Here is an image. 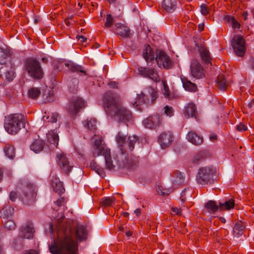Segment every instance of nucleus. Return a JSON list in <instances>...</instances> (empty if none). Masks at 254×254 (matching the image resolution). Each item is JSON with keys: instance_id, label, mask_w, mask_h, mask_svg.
I'll use <instances>...</instances> for the list:
<instances>
[{"instance_id": "obj_32", "label": "nucleus", "mask_w": 254, "mask_h": 254, "mask_svg": "<svg viewBox=\"0 0 254 254\" xmlns=\"http://www.w3.org/2000/svg\"><path fill=\"white\" fill-rule=\"evenodd\" d=\"M5 155L10 159H12L15 156V150L14 147L9 144H7L4 147Z\"/></svg>"}, {"instance_id": "obj_61", "label": "nucleus", "mask_w": 254, "mask_h": 254, "mask_svg": "<svg viewBox=\"0 0 254 254\" xmlns=\"http://www.w3.org/2000/svg\"><path fill=\"white\" fill-rule=\"evenodd\" d=\"M134 213L137 215L138 216L140 215V209H136L134 211Z\"/></svg>"}, {"instance_id": "obj_25", "label": "nucleus", "mask_w": 254, "mask_h": 254, "mask_svg": "<svg viewBox=\"0 0 254 254\" xmlns=\"http://www.w3.org/2000/svg\"><path fill=\"white\" fill-rule=\"evenodd\" d=\"M187 140L195 145H198L202 143V138L194 132H189L187 135Z\"/></svg>"}, {"instance_id": "obj_39", "label": "nucleus", "mask_w": 254, "mask_h": 254, "mask_svg": "<svg viewBox=\"0 0 254 254\" xmlns=\"http://www.w3.org/2000/svg\"><path fill=\"white\" fill-rule=\"evenodd\" d=\"M96 121L95 119H88L85 121V126L89 130L95 129Z\"/></svg>"}, {"instance_id": "obj_46", "label": "nucleus", "mask_w": 254, "mask_h": 254, "mask_svg": "<svg viewBox=\"0 0 254 254\" xmlns=\"http://www.w3.org/2000/svg\"><path fill=\"white\" fill-rule=\"evenodd\" d=\"M164 111L165 114L168 117H171L174 116V111L171 106L166 105L164 108Z\"/></svg>"}, {"instance_id": "obj_60", "label": "nucleus", "mask_w": 254, "mask_h": 254, "mask_svg": "<svg viewBox=\"0 0 254 254\" xmlns=\"http://www.w3.org/2000/svg\"><path fill=\"white\" fill-rule=\"evenodd\" d=\"M109 85L113 87H117V84L115 82H111L109 83Z\"/></svg>"}, {"instance_id": "obj_36", "label": "nucleus", "mask_w": 254, "mask_h": 254, "mask_svg": "<svg viewBox=\"0 0 254 254\" xmlns=\"http://www.w3.org/2000/svg\"><path fill=\"white\" fill-rule=\"evenodd\" d=\"M40 94V90L36 87H32L28 90V96L32 99H36Z\"/></svg>"}, {"instance_id": "obj_26", "label": "nucleus", "mask_w": 254, "mask_h": 254, "mask_svg": "<svg viewBox=\"0 0 254 254\" xmlns=\"http://www.w3.org/2000/svg\"><path fill=\"white\" fill-rule=\"evenodd\" d=\"M195 110L194 104L191 102L189 103L184 108V115L188 117H195Z\"/></svg>"}, {"instance_id": "obj_45", "label": "nucleus", "mask_w": 254, "mask_h": 254, "mask_svg": "<svg viewBox=\"0 0 254 254\" xmlns=\"http://www.w3.org/2000/svg\"><path fill=\"white\" fill-rule=\"evenodd\" d=\"M157 193L159 195H167L171 193V190L169 189L164 188L162 186H158L157 188Z\"/></svg>"}, {"instance_id": "obj_12", "label": "nucleus", "mask_w": 254, "mask_h": 254, "mask_svg": "<svg viewBox=\"0 0 254 254\" xmlns=\"http://www.w3.org/2000/svg\"><path fill=\"white\" fill-rule=\"evenodd\" d=\"M85 107L84 101L80 97H76L71 99L68 108V112L71 116H74Z\"/></svg>"}, {"instance_id": "obj_24", "label": "nucleus", "mask_w": 254, "mask_h": 254, "mask_svg": "<svg viewBox=\"0 0 254 254\" xmlns=\"http://www.w3.org/2000/svg\"><path fill=\"white\" fill-rule=\"evenodd\" d=\"M176 6V0H164L162 3V7L167 12L174 11Z\"/></svg>"}, {"instance_id": "obj_2", "label": "nucleus", "mask_w": 254, "mask_h": 254, "mask_svg": "<svg viewBox=\"0 0 254 254\" xmlns=\"http://www.w3.org/2000/svg\"><path fill=\"white\" fill-rule=\"evenodd\" d=\"M103 102L104 106L107 108L106 113L111 114L115 120L126 123L131 120L130 112L118 101L112 92H109L104 95Z\"/></svg>"}, {"instance_id": "obj_8", "label": "nucleus", "mask_w": 254, "mask_h": 254, "mask_svg": "<svg viewBox=\"0 0 254 254\" xmlns=\"http://www.w3.org/2000/svg\"><path fill=\"white\" fill-rule=\"evenodd\" d=\"M231 46L235 54L238 57L244 56L246 51V41L243 36L235 35L231 40Z\"/></svg>"}, {"instance_id": "obj_6", "label": "nucleus", "mask_w": 254, "mask_h": 254, "mask_svg": "<svg viewBox=\"0 0 254 254\" xmlns=\"http://www.w3.org/2000/svg\"><path fill=\"white\" fill-rule=\"evenodd\" d=\"M137 140V137L135 136H129L127 141L125 137L120 132H119L116 136V141L120 148L121 153V159H126V154L127 152L126 148L129 151L133 150L134 144Z\"/></svg>"}, {"instance_id": "obj_16", "label": "nucleus", "mask_w": 254, "mask_h": 254, "mask_svg": "<svg viewBox=\"0 0 254 254\" xmlns=\"http://www.w3.org/2000/svg\"><path fill=\"white\" fill-rule=\"evenodd\" d=\"M190 72L191 75L195 78H201L204 76L203 68L196 60H193L191 63Z\"/></svg>"}, {"instance_id": "obj_57", "label": "nucleus", "mask_w": 254, "mask_h": 254, "mask_svg": "<svg viewBox=\"0 0 254 254\" xmlns=\"http://www.w3.org/2000/svg\"><path fill=\"white\" fill-rule=\"evenodd\" d=\"M76 38H77L78 41L82 43L85 42L87 40L86 38L83 36H77L76 37Z\"/></svg>"}, {"instance_id": "obj_35", "label": "nucleus", "mask_w": 254, "mask_h": 254, "mask_svg": "<svg viewBox=\"0 0 254 254\" xmlns=\"http://www.w3.org/2000/svg\"><path fill=\"white\" fill-rule=\"evenodd\" d=\"M162 84L163 86V93L164 97L168 99L172 98L173 97V95L170 91L166 82L165 81H162Z\"/></svg>"}, {"instance_id": "obj_44", "label": "nucleus", "mask_w": 254, "mask_h": 254, "mask_svg": "<svg viewBox=\"0 0 254 254\" xmlns=\"http://www.w3.org/2000/svg\"><path fill=\"white\" fill-rule=\"evenodd\" d=\"M91 168L95 170V172L99 174L101 177L103 178L105 177V173H104L102 169H100L97 165L94 162H92L91 163Z\"/></svg>"}, {"instance_id": "obj_10", "label": "nucleus", "mask_w": 254, "mask_h": 254, "mask_svg": "<svg viewBox=\"0 0 254 254\" xmlns=\"http://www.w3.org/2000/svg\"><path fill=\"white\" fill-rule=\"evenodd\" d=\"M137 73L142 77L148 78L156 82L159 81L161 79L156 70L153 67L139 66Z\"/></svg>"}, {"instance_id": "obj_50", "label": "nucleus", "mask_w": 254, "mask_h": 254, "mask_svg": "<svg viewBox=\"0 0 254 254\" xmlns=\"http://www.w3.org/2000/svg\"><path fill=\"white\" fill-rule=\"evenodd\" d=\"M44 102H50L53 100V93L52 91L49 92V96H46V98L43 97Z\"/></svg>"}, {"instance_id": "obj_30", "label": "nucleus", "mask_w": 254, "mask_h": 254, "mask_svg": "<svg viewBox=\"0 0 254 254\" xmlns=\"http://www.w3.org/2000/svg\"><path fill=\"white\" fill-rule=\"evenodd\" d=\"M245 226L242 221L237 222L233 229V235L235 237H239L243 234Z\"/></svg>"}, {"instance_id": "obj_31", "label": "nucleus", "mask_w": 254, "mask_h": 254, "mask_svg": "<svg viewBox=\"0 0 254 254\" xmlns=\"http://www.w3.org/2000/svg\"><path fill=\"white\" fill-rule=\"evenodd\" d=\"M30 149L35 153H38L43 149V142L40 140H35L30 145Z\"/></svg>"}, {"instance_id": "obj_52", "label": "nucleus", "mask_w": 254, "mask_h": 254, "mask_svg": "<svg viewBox=\"0 0 254 254\" xmlns=\"http://www.w3.org/2000/svg\"><path fill=\"white\" fill-rule=\"evenodd\" d=\"M237 129L240 131H244L247 130V127L242 123H240L237 126Z\"/></svg>"}, {"instance_id": "obj_28", "label": "nucleus", "mask_w": 254, "mask_h": 254, "mask_svg": "<svg viewBox=\"0 0 254 254\" xmlns=\"http://www.w3.org/2000/svg\"><path fill=\"white\" fill-rule=\"evenodd\" d=\"M220 211L224 210H230L235 206V201L233 198H230L223 202H219Z\"/></svg>"}, {"instance_id": "obj_33", "label": "nucleus", "mask_w": 254, "mask_h": 254, "mask_svg": "<svg viewBox=\"0 0 254 254\" xmlns=\"http://www.w3.org/2000/svg\"><path fill=\"white\" fill-rule=\"evenodd\" d=\"M183 87L185 89L188 91L194 92L196 90V85L187 79H182Z\"/></svg>"}, {"instance_id": "obj_51", "label": "nucleus", "mask_w": 254, "mask_h": 254, "mask_svg": "<svg viewBox=\"0 0 254 254\" xmlns=\"http://www.w3.org/2000/svg\"><path fill=\"white\" fill-rule=\"evenodd\" d=\"M203 156V153L200 152L197 155L194 156L192 158V160L193 162L197 163L199 161Z\"/></svg>"}, {"instance_id": "obj_19", "label": "nucleus", "mask_w": 254, "mask_h": 254, "mask_svg": "<svg viewBox=\"0 0 254 254\" xmlns=\"http://www.w3.org/2000/svg\"><path fill=\"white\" fill-rule=\"evenodd\" d=\"M47 141L51 144V147H56L59 144V136L57 129L49 131L46 134Z\"/></svg>"}, {"instance_id": "obj_22", "label": "nucleus", "mask_w": 254, "mask_h": 254, "mask_svg": "<svg viewBox=\"0 0 254 254\" xmlns=\"http://www.w3.org/2000/svg\"><path fill=\"white\" fill-rule=\"evenodd\" d=\"M116 33L122 37H127L130 34V31L126 25L121 23H116Z\"/></svg>"}, {"instance_id": "obj_62", "label": "nucleus", "mask_w": 254, "mask_h": 254, "mask_svg": "<svg viewBox=\"0 0 254 254\" xmlns=\"http://www.w3.org/2000/svg\"><path fill=\"white\" fill-rule=\"evenodd\" d=\"M203 27H204V25L203 24H200L199 25H198V30L199 31H201L203 30Z\"/></svg>"}, {"instance_id": "obj_3", "label": "nucleus", "mask_w": 254, "mask_h": 254, "mask_svg": "<svg viewBox=\"0 0 254 254\" xmlns=\"http://www.w3.org/2000/svg\"><path fill=\"white\" fill-rule=\"evenodd\" d=\"M91 152L94 156L103 155L104 157L106 169L111 170L114 167L112 163L110 149L102 142L101 136L95 135L92 138Z\"/></svg>"}, {"instance_id": "obj_9", "label": "nucleus", "mask_w": 254, "mask_h": 254, "mask_svg": "<svg viewBox=\"0 0 254 254\" xmlns=\"http://www.w3.org/2000/svg\"><path fill=\"white\" fill-rule=\"evenodd\" d=\"M57 162L62 171L69 173L73 168L72 159L69 155L60 152L57 154Z\"/></svg>"}, {"instance_id": "obj_47", "label": "nucleus", "mask_w": 254, "mask_h": 254, "mask_svg": "<svg viewBox=\"0 0 254 254\" xmlns=\"http://www.w3.org/2000/svg\"><path fill=\"white\" fill-rule=\"evenodd\" d=\"M144 92L150 94L152 101H154L156 99V92L154 88H152V87H149L148 88L146 89Z\"/></svg>"}, {"instance_id": "obj_5", "label": "nucleus", "mask_w": 254, "mask_h": 254, "mask_svg": "<svg viewBox=\"0 0 254 254\" xmlns=\"http://www.w3.org/2000/svg\"><path fill=\"white\" fill-rule=\"evenodd\" d=\"M10 56L9 51L6 49L0 48V64H3L0 68V75L8 81H11L15 77L14 68L10 62L7 63Z\"/></svg>"}, {"instance_id": "obj_40", "label": "nucleus", "mask_w": 254, "mask_h": 254, "mask_svg": "<svg viewBox=\"0 0 254 254\" xmlns=\"http://www.w3.org/2000/svg\"><path fill=\"white\" fill-rule=\"evenodd\" d=\"M58 114L56 113H52L50 116H44L43 120L44 121H47L48 122L56 123L58 120Z\"/></svg>"}, {"instance_id": "obj_49", "label": "nucleus", "mask_w": 254, "mask_h": 254, "mask_svg": "<svg viewBox=\"0 0 254 254\" xmlns=\"http://www.w3.org/2000/svg\"><path fill=\"white\" fill-rule=\"evenodd\" d=\"M113 22V19L111 14L107 15L105 22V27H110Z\"/></svg>"}, {"instance_id": "obj_59", "label": "nucleus", "mask_w": 254, "mask_h": 254, "mask_svg": "<svg viewBox=\"0 0 254 254\" xmlns=\"http://www.w3.org/2000/svg\"><path fill=\"white\" fill-rule=\"evenodd\" d=\"M248 107L252 111H254V99L252 100L248 104Z\"/></svg>"}, {"instance_id": "obj_29", "label": "nucleus", "mask_w": 254, "mask_h": 254, "mask_svg": "<svg viewBox=\"0 0 254 254\" xmlns=\"http://www.w3.org/2000/svg\"><path fill=\"white\" fill-rule=\"evenodd\" d=\"M224 21L232 25L233 29H239L240 28V23L231 15H226L224 18Z\"/></svg>"}, {"instance_id": "obj_53", "label": "nucleus", "mask_w": 254, "mask_h": 254, "mask_svg": "<svg viewBox=\"0 0 254 254\" xmlns=\"http://www.w3.org/2000/svg\"><path fill=\"white\" fill-rule=\"evenodd\" d=\"M200 11L202 14L205 15L208 13V9L204 4H202L200 6Z\"/></svg>"}, {"instance_id": "obj_27", "label": "nucleus", "mask_w": 254, "mask_h": 254, "mask_svg": "<svg viewBox=\"0 0 254 254\" xmlns=\"http://www.w3.org/2000/svg\"><path fill=\"white\" fill-rule=\"evenodd\" d=\"M14 209L9 206H6L0 211V216L3 219H9L12 218Z\"/></svg>"}, {"instance_id": "obj_64", "label": "nucleus", "mask_w": 254, "mask_h": 254, "mask_svg": "<svg viewBox=\"0 0 254 254\" xmlns=\"http://www.w3.org/2000/svg\"><path fill=\"white\" fill-rule=\"evenodd\" d=\"M219 219H220V221H221L222 223H225V222H226V220H225V219L224 218H223V217H219Z\"/></svg>"}, {"instance_id": "obj_34", "label": "nucleus", "mask_w": 254, "mask_h": 254, "mask_svg": "<svg viewBox=\"0 0 254 254\" xmlns=\"http://www.w3.org/2000/svg\"><path fill=\"white\" fill-rule=\"evenodd\" d=\"M217 83L219 88L221 90H224L227 87V83L224 76L221 74L218 76Z\"/></svg>"}, {"instance_id": "obj_1", "label": "nucleus", "mask_w": 254, "mask_h": 254, "mask_svg": "<svg viewBox=\"0 0 254 254\" xmlns=\"http://www.w3.org/2000/svg\"><path fill=\"white\" fill-rule=\"evenodd\" d=\"M53 220L49 227V232L57 231V239L53 245L49 247L50 252L52 254H77L78 243L85 241L88 232L83 225H79L77 228L73 229L70 221L65 220L63 214L58 213V216H52Z\"/></svg>"}, {"instance_id": "obj_56", "label": "nucleus", "mask_w": 254, "mask_h": 254, "mask_svg": "<svg viewBox=\"0 0 254 254\" xmlns=\"http://www.w3.org/2000/svg\"><path fill=\"white\" fill-rule=\"evenodd\" d=\"M16 193L14 191H11L9 195L10 199L12 201H14L16 198Z\"/></svg>"}, {"instance_id": "obj_18", "label": "nucleus", "mask_w": 254, "mask_h": 254, "mask_svg": "<svg viewBox=\"0 0 254 254\" xmlns=\"http://www.w3.org/2000/svg\"><path fill=\"white\" fill-rule=\"evenodd\" d=\"M173 139V136L170 132L161 133L158 139L159 143L162 149L166 148Z\"/></svg>"}, {"instance_id": "obj_38", "label": "nucleus", "mask_w": 254, "mask_h": 254, "mask_svg": "<svg viewBox=\"0 0 254 254\" xmlns=\"http://www.w3.org/2000/svg\"><path fill=\"white\" fill-rule=\"evenodd\" d=\"M200 53L201 58L203 61L205 62H209L210 61V57L209 52L204 48H202L200 50Z\"/></svg>"}, {"instance_id": "obj_41", "label": "nucleus", "mask_w": 254, "mask_h": 254, "mask_svg": "<svg viewBox=\"0 0 254 254\" xmlns=\"http://www.w3.org/2000/svg\"><path fill=\"white\" fill-rule=\"evenodd\" d=\"M3 222L4 223L5 228L9 230H14L15 228V224L11 219H3Z\"/></svg>"}, {"instance_id": "obj_21", "label": "nucleus", "mask_w": 254, "mask_h": 254, "mask_svg": "<svg viewBox=\"0 0 254 254\" xmlns=\"http://www.w3.org/2000/svg\"><path fill=\"white\" fill-rule=\"evenodd\" d=\"M142 55L144 59L148 63L149 61H154L156 53L150 47L149 45H145L142 52Z\"/></svg>"}, {"instance_id": "obj_37", "label": "nucleus", "mask_w": 254, "mask_h": 254, "mask_svg": "<svg viewBox=\"0 0 254 254\" xmlns=\"http://www.w3.org/2000/svg\"><path fill=\"white\" fill-rule=\"evenodd\" d=\"M185 181V178L183 174L179 173L174 179L173 183L176 187L181 186Z\"/></svg>"}, {"instance_id": "obj_23", "label": "nucleus", "mask_w": 254, "mask_h": 254, "mask_svg": "<svg viewBox=\"0 0 254 254\" xmlns=\"http://www.w3.org/2000/svg\"><path fill=\"white\" fill-rule=\"evenodd\" d=\"M51 185L53 190L58 193H62L64 192V189L63 184L58 178L54 177L52 179Z\"/></svg>"}, {"instance_id": "obj_15", "label": "nucleus", "mask_w": 254, "mask_h": 254, "mask_svg": "<svg viewBox=\"0 0 254 254\" xmlns=\"http://www.w3.org/2000/svg\"><path fill=\"white\" fill-rule=\"evenodd\" d=\"M212 173V168L210 167H204L200 168L196 177L197 182L200 184L206 182Z\"/></svg>"}, {"instance_id": "obj_55", "label": "nucleus", "mask_w": 254, "mask_h": 254, "mask_svg": "<svg viewBox=\"0 0 254 254\" xmlns=\"http://www.w3.org/2000/svg\"><path fill=\"white\" fill-rule=\"evenodd\" d=\"M182 209L177 207H173L172 208V211L174 214H176L179 215H181Z\"/></svg>"}, {"instance_id": "obj_63", "label": "nucleus", "mask_w": 254, "mask_h": 254, "mask_svg": "<svg viewBox=\"0 0 254 254\" xmlns=\"http://www.w3.org/2000/svg\"><path fill=\"white\" fill-rule=\"evenodd\" d=\"M216 135H214V134H211L210 135V140H214L215 139H216Z\"/></svg>"}, {"instance_id": "obj_54", "label": "nucleus", "mask_w": 254, "mask_h": 254, "mask_svg": "<svg viewBox=\"0 0 254 254\" xmlns=\"http://www.w3.org/2000/svg\"><path fill=\"white\" fill-rule=\"evenodd\" d=\"M64 201V199L61 198L58 200H57L56 202V204L58 206H59L60 208L58 210H63V208H64V206H62V202Z\"/></svg>"}, {"instance_id": "obj_7", "label": "nucleus", "mask_w": 254, "mask_h": 254, "mask_svg": "<svg viewBox=\"0 0 254 254\" xmlns=\"http://www.w3.org/2000/svg\"><path fill=\"white\" fill-rule=\"evenodd\" d=\"M25 68L28 74L33 78L41 79L43 72L40 64L34 59H28L25 64Z\"/></svg>"}, {"instance_id": "obj_14", "label": "nucleus", "mask_w": 254, "mask_h": 254, "mask_svg": "<svg viewBox=\"0 0 254 254\" xmlns=\"http://www.w3.org/2000/svg\"><path fill=\"white\" fill-rule=\"evenodd\" d=\"M35 232L33 224L30 222L26 223L19 230V236L23 239L33 238Z\"/></svg>"}, {"instance_id": "obj_48", "label": "nucleus", "mask_w": 254, "mask_h": 254, "mask_svg": "<svg viewBox=\"0 0 254 254\" xmlns=\"http://www.w3.org/2000/svg\"><path fill=\"white\" fill-rule=\"evenodd\" d=\"M114 198L111 197H105L103 199L102 203L103 205L105 206H110L114 202Z\"/></svg>"}, {"instance_id": "obj_58", "label": "nucleus", "mask_w": 254, "mask_h": 254, "mask_svg": "<svg viewBox=\"0 0 254 254\" xmlns=\"http://www.w3.org/2000/svg\"><path fill=\"white\" fill-rule=\"evenodd\" d=\"M22 254H38L37 251L33 250L25 251Z\"/></svg>"}, {"instance_id": "obj_43", "label": "nucleus", "mask_w": 254, "mask_h": 254, "mask_svg": "<svg viewBox=\"0 0 254 254\" xmlns=\"http://www.w3.org/2000/svg\"><path fill=\"white\" fill-rule=\"evenodd\" d=\"M136 98V101L132 103L134 106L137 107L139 104L143 103L145 102V95L142 92H141L140 95L137 94Z\"/></svg>"}, {"instance_id": "obj_11", "label": "nucleus", "mask_w": 254, "mask_h": 254, "mask_svg": "<svg viewBox=\"0 0 254 254\" xmlns=\"http://www.w3.org/2000/svg\"><path fill=\"white\" fill-rule=\"evenodd\" d=\"M37 189L32 183H29L27 188L24 190L23 196H21L22 200L26 203L29 204L32 203L36 196Z\"/></svg>"}, {"instance_id": "obj_13", "label": "nucleus", "mask_w": 254, "mask_h": 254, "mask_svg": "<svg viewBox=\"0 0 254 254\" xmlns=\"http://www.w3.org/2000/svg\"><path fill=\"white\" fill-rule=\"evenodd\" d=\"M156 56L154 60L160 67L169 68L172 66V61L171 59L164 52L162 51L156 52Z\"/></svg>"}, {"instance_id": "obj_4", "label": "nucleus", "mask_w": 254, "mask_h": 254, "mask_svg": "<svg viewBox=\"0 0 254 254\" xmlns=\"http://www.w3.org/2000/svg\"><path fill=\"white\" fill-rule=\"evenodd\" d=\"M25 125V118L21 114H11L6 117L4 120L5 130L10 134H15Z\"/></svg>"}, {"instance_id": "obj_20", "label": "nucleus", "mask_w": 254, "mask_h": 254, "mask_svg": "<svg viewBox=\"0 0 254 254\" xmlns=\"http://www.w3.org/2000/svg\"><path fill=\"white\" fill-rule=\"evenodd\" d=\"M218 210L220 211V204L215 201L209 200L205 205L204 211L205 213L212 215Z\"/></svg>"}, {"instance_id": "obj_42", "label": "nucleus", "mask_w": 254, "mask_h": 254, "mask_svg": "<svg viewBox=\"0 0 254 254\" xmlns=\"http://www.w3.org/2000/svg\"><path fill=\"white\" fill-rule=\"evenodd\" d=\"M64 65L66 67H67L69 69L73 71L80 70V71L83 72L82 70L80 69V67L72 62H69L68 63H64Z\"/></svg>"}, {"instance_id": "obj_17", "label": "nucleus", "mask_w": 254, "mask_h": 254, "mask_svg": "<svg viewBox=\"0 0 254 254\" xmlns=\"http://www.w3.org/2000/svg\"><path fill=\"white\" fill-rule=\"evenodd\" d=\"M143 124L146 128L150 129L155 128L161 124L160 117L158 115L150 116L144 120Z\"/></svg>"}]
</instances>
